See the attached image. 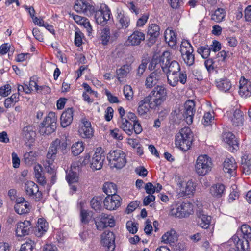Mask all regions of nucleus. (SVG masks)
<instances>
[{
    "mask_svg": "<svg viewBox=\"0 0 251 251\" xmlns=\"http://www.w3.org/2000/svg\"><path fill=\"white\" fill-rule=\"evenodd\" d=\"M170 56L165 57L162 68V73H165L167 77L168 84L175 87L179 81L181 84H184L187 81V74L185 71L180 72L179 64L176 61H170Z\"/></svg>",
    "mask_w": 251,
    "mask_h": 251,
    "instance_id": "nucleus-1",
    "label": "nucleus"
},
{
    "mask_svg": "<svg viewBox=\"0 0 251 251\" xmlns=\"http://www.w3.org/2000/svg\"><path fill=\"white\" fill-rule=\"evenodd\" d=\"M193 140L192 132L190 128H182L176 135L175 144L183 151H188L191 147Z\"/></svg>",
    "mask_w": 251,
    "mask_h": 251,
    "instance_id": "nucleus-2",
    "label": "nucleus"
},
{
    "mask_svg": "<svg viewBox=\"0 0 251 251\" xmlns=\"http://www.w3.org/2000/svg\"><path fill=\"white\" fill-rule=\"evenodd\" d=\"M212 167V159L206 154H201L196 160L195 171L198 176H204L211 171Z\"/></svg>",
    "mask_w": 251,
    "mask_h": 251,
    "instance_id": "nucleus-3",
    "label": "nucleus"
},
{
    "mask_svg": "<svg viewBox=\"0 0 251 251\" xmlns=\"http://www.w3.org/2000/svg\"><path fill=\"white\" fill-rule=\"evenodd\" d=\"M111 167L118 169L123 167L126 162L125 153L120 150L111 151L107 155Z\"/></svg>",
    "mask_w": 251,
    "mask_h": 251,
    "instance_id": "nucleus-4",
    "label": "nucleus"
},
{
    "mask_svg": "<svg viewBox=\"0 0 251 251\" xmlns=\"http://www.w3.org/2000/svg\"><path fill=\"white\" fill-rule=\"evenodd\" d=\"M148 96H151V100H152L153 106L157 107L166 100L167 97V89L163 85H157Z\"/></svg>",
    "mask_w": 251,
    "mask_h": 251,
    "instance_id": "nucleus-5",
    "label": "nucleus"
},
{
    "mask_svg": "<svg viewBox=\"0 0 251 251\" xmlns=\"http://www.w3.org/2000/svg\"><path fill=\"white\" fill-rule=\"evenodd\" d=\"M193 213V205L189 202H182L172 209L171 215L178 218H184Z\"/></svg>",
    "mask_w": 251,
    "mask_h": 251,
    "instance_id": "nucleus-6",
    "label": "nucleus"
},
{
    "mask_svg": "<svg viewBox=\"0 0 251 251\" xmlns=\"http://www.w3.org/2000/svg\"><path fill=\"white\" fill-rule=\"evenodd\" d=\"M239 232V231H237L236 234L234 235L226 245L229 248L233 247L238 251L240 250L248 251L249 248V241L243 237H239L238 236Z\"/></svg>",
    "mask_w": 251,
    "mask_h": 251,
    "instance_id": "nucleus-7",
    "label": "nucleus"
},
{
    "mask_svg": "<svg viewBox=\"0 0 251 251\" xmlns=\"http://www.w3.org/2000/svg\"><path fill=\"white\" fill-rule=\"evenodd\" d=\"M111 13L109 8L105 4L101 5L100 9L95 12L96 22L101 25H105L110 19Z\"/></svg>",
    "mask_w": 251,
    "mask_h": 251,
    "instance_id": "nucleus-8",
    "label": "nucleus"
},
{
    "mask_svg": "<svg viewBox=\"0 0 251 251\" xmlns=\"http://www.w3.org/2000/svg\"><path fill=\"white\" fill-rule=\"evenodd\" d=\"M178 194L181 197L193 195L195 192L197 184L192 179L181 181L178 184Z\"/></svg>",
    "mask_w": 251,
    "mask_h": 251,
    "instance_id": "nucleus-9",
    "label": "nucleus"
},
{
    "mask_svg": "<svg viewBox=\"0 0 251 251\" xmlns=\"http://www.w3.org/2000/svg\"><path fill=\"white\" fill-rule=\"evenodd\" d=\"M24 190L25 194L36 201H39L42 198V193L39 191L38 185L32 181H27L25 184Z\"/></svg>",
    "mask_w": 251,
    "mask_h": 251,
    "instance_id": "nucleus-10",
    "label": "nucleus"
},
{
    "mask_svg": "<svg viewBox=\"0 0 251 251\" xmlns=\"http://www.w3.org/2000/svg\"><path fill=\"white\" fill-rule=\"evenodd\" d=\"M104 151L101 148H98L96 149L91 160V167L94 170L100 169L103 165L104 160Z\"/></svg>",
    "mask_w": 251,
    "mask_h": 251,
    "instance_id": "nucleus-11",
    "label": "nucleus"
},
{
    "mask_svg": "<svg viewBox=\"0 0 251 251\" xmlns=\"http://www.w3.org/2000/svg\"><path fill=\"white\" fill-rule=\"evenodd\" d=\"M115 238L113 232L106 230L101 235V244L107 248V251H113L115 248Z\"/></svg>",
    "mask_w": 251,
    "mask_h": 251,
    "instance_id": "nucleus-12",
    "label": "nucleus"
},
{
    "mask_svg": "<svg viewBox=\"0 0 251 251\" xmlns=\"http://www.w3.org/2000/svg\"><path fill=\"white\" fill-rule=\"evenodd\" d=\"M195 104L193 100H188L184 104V110L183 116L187 124L193 123V116L195 112Z\"/></svg>",
    "mask_w": 251,
    "mask_h": 251,
    "instance_id": "nucleus-13",
    "label": "nucleus"
},
{
    "mask_svg": "<svg viewBox=\"0 0 251 251\" xmlns=\"http://www.w3.org/2000/svg\"><path fill=\"white\" fill-rule=\"evenodd\" d=\"M121 200L118 195L107 196L103 201L104 206L109 210H115L120 206Z\"/></svg>",
    "mask_w": 251,
    "mask_h": 251,
    "instance_id": "nucleus-14",
    "label": "nucleus"
},
{
    "mask_svg": "<svg viewBox=\"0 0 251 251\" xmlns=\"http://www.w3.org/2000/svg\"><path fill=\"white\" fill-rule=\"evenodd\" d=\"M156 107L151 101V96H147L138 103L137 108L138 114L140 116H144L149 111L150 108Z\"/></svg>",
    "mask_w": 251,
    "mask_h": 251,
    "instance_id": "nucleus-15",
    "label": "nucleus"
},
{
    "mask_svg": "<svg viewBox=\"0 0 251 251\" xmlns=\"http://www.w3.org/2000/svg\"><path fill=\"white\" fill-rule=\"evenodd\" d=\"M74 8L78 13H83L87 15H91L94 12V8L88 3L82 0H77L75 2Z\"/></svg>",
    "mask_w": 251,
    "mask_h": 251,
    "instance_id": "nucleus-16",
    "label": "nucleus"
},
{
    "mask_svg": "<svg viewBox=\"0 0 251 251\" xmlns=\"http://www.w3.org/2000/svg\"><path fill=\"white\" fill-rule=\"evenodd\" d=\"M82 125L79 130L80 135L84 138H90L93 136L94 129L91 126V124L86 118L81 120Z\"/></svg>",
    "mask_w": 251,
    "mask_h": 251,
    "instance_id": "nucleus-17",
    "label": "nucleus"
},
{
    "mask_svg": "<svg viewBox=\"0 0 251 251\" xmlns=\"http://www.w3.org/2000/svg\"><path fill=\"white\" fill-rule=\"evenodd\" d=\"M163 73L161 69L154 70L146 78L145 86L147 88H151L157 84L162 77Z\"/></svg>",
    "mask_w": 251,
    "mask_h": 251,
    "instance_id": "nucleus-18",
    "label": "nucleus"
},
{
    "mask_svg": "<svg viewBox=\"0 0 251 251\" xmlns=\"http://www.w3.org/2000/svg\"><path fill=\"white\" fill-rule=\"evenodd\" d=\"M170 56V52L168 51L164 52L163 54L159 57H153L149 65V69L150 70H157L158 69H161L163 70V65L164 62H166L165 60V57Z\"/></svg>",
    "mask_w": 251,
    "mask_h": 251,
    "instance_id": "nucleus-19",
    "label": "nucleus"
},
{
    "mask_svg": "<svg viewBox=\"0 0 251 251\" xmlns=\"http://www.w3.org/2000/svg\"><path fill=\"white\" fill-rule=\"evenodd\" d=\"M145 39V33L140 30L136 29L128 37L127 42L133 46H138Z\"/></svg>",
    "mask_w": 251,
    "mask_h": 251,
    "instance_id": "nucleus-20",
    "label": "nucleus"
},
{
    "mask_svg": "<svg viewBox=\"0 0 251 251\" xmlns=\"http://www.w3.org/2000/svg\"><path fill=\"white\" fill-rule=\"evenodd\" d=\"M160 31V28L158 25L150 22L147 28V34L150 36L149 40L152 44L155 43L159 36Z\"/></svg>",
    "mask_w": 251,
    "mask_h": 251,
    "instance_id": "nucleus-21",
    "label": "nucleus"
},
{
    "mask_svg": "<svg viewBox=\"0 0 251 251\" xmlns=\"http://www.w3.org/2000/svg\"><path fill=\"white\" fill-rule=\"evenodd\" d=\"M239 93L243 98L251 96V82L244 77H241L239 81Z\"/></svg>",
    "mask_w": 251,
    "mask_h": 251,
    "instance_id": "nucleus-22",
    "label": "nucleus"
},
{
    "mask_svg": "<svg viewBox=\"0 0 251 251\" xmlns=\"http://www.w3.org/2000/svg\"><path fill=\"white\" fill-rule=\"evenodd\" d=\"M237 168V165L235 160L233 157L226 158L223 163L224 171L230 176H233L236 174Z\"/></svg>",
    "mask_w": 251,
    "mask_h": 251,
    "instance_id": "nucleus-23",
    "label": "nucleus"
},
{
    "mask_svg": "<svg viewBox=\"0 0 251 251\" xmlns=\"http://www.w3.org/2000/svg\"><path fill=\"white\" fill-rule=\"evenodd\" d=\"M31 223L29 221L25 220L17 224L16 233L18 236L22 237L28 235L30 232Z\"/></svg>",
    "mask_w": 251,
    "mask_h": 251,
    "instance_id": "nucleus-24",
    "label": "nucleus"
},
{
    "mask_svg": "<svg viewBox=\"0 0 251 251\" xmlns=\"http://www.w3.org/2000/svg\"><path fill=\"white\" fill-rule=\"evenodd\" d=\"M35 132L33 130L32 126L28 125L25 126L22 130V137L24 141L27 143H33L35 140Z\"/></svg>",
    "mask_w": 251,
    "mask_h": 251,
    "instance_id": "nucleus-25",
    "label": "nucleus"
},
{
    "mask_svg": "<svg viewBox=\"0 0 251 251\" xmlns=\"http://www.w3.org/2000/svg\"><path fill=\"white\" fill-rule=\"evenodd\" d=\"M73 119V110L69 108L64 111L60 117V124L62 127H66L71 124Z\"/></svg>",
    "mask_w": 251,
    "mask_h": 251,
    "instance_id": "nucleus-26",
    "label": "nucleus"
},
{
    "mask_svg": "<svg viewBox=\"0 0 251 251\" xmlns=\"http://www.w3.org/2000/svg\"><path fill=\"white\" fill-rule=\"evenodd\" d=\"M217 88L224 92L228 91L232 87L230 81L226 77L217 79L215 81Z\"/></svg>",
    "mask_w": 251,
    "mask_h": 251,
    "instance_id": "nucleus-27",
    "label": "nucleus"
},
{
    "mask_svg": "<svg viewBox=\"0 0 251 251\" xmlns=\"http://www.w3.org/2000/svg\"><path fill=\"white\" fill-rule=\"evenodd\" d=\"M118 125L120 128L130 136L133 133V124L125 118H119Z\"/></svg>",
    "mask_w": 251,
    "mask_h": 251,
    "instance_id": "nucleus-28",
    "label": "nucleus"
},
{
    "mask_svg": "<svg viewBox=\"0 0 251 251\" xmlns=\"http://www.w3.org/2000/svg\"><path fill=\"white\" fill-rule=\"evenodd\" d=\"M161 239L165 244L174 243L177 240V233L174 229H171L162 235Z\"/></svg>",
    "mask_w": 251,
    "mask_h": 251,
    "instance_id": "nucleus-29",
    "label": "nucleus"
},
{
    "mask_svg": "<svg viewBox=\"0 0 251 251\" xmlns=\"http://www.w3.org/2000/svg\"><path fill=\"white\" fill-rule=\"evenodd\" d=\"M46 220L44 218H39L38 220L37 227L34 231L35 234L38 237H41L45 234L47 231Z\"/></svg>",
    "mask_w": 251,
    "mask_h": 251,
    "instance_id": "nucleus-30",
    "label": "nucleus"
},
{
    "mask_svg": "<svg viewBox=\"0 0 251 251\" xmlns=\"http://www.w3.org/2000/svg\"><path fill=\"white\" fill-rule=\"evenodd\" d=\"M57 118L53 112L48 113V133L54 132L57 127Z\"/></svg>",
    "mask_w": 251,
    "mask_h": 251,
    "instance_id": "nucleus-31",
    "label": "nucleus"
},
{
    "mask_svg": "<svg viewBox=\"0 0 251 251\" xmlns=\"http://www.w3.org/2000/svg\"><path fill=\"white\" fill-rule=\"evenodd\" d=\"M231 121L235 126H242L244 122L243 113L239 110H236L231 117Z\"/></svg>",
    "mask_w": 251,
    "mask_h": 251,
    "instance_id": "nucleus-32",
    "label": "nucleus"
},
{
    "mask_svg": "<svg viewBox=\"0 0 251 251\" xmlns=\"http://www.w3.org/2000/svg\"><path fill=\"white\" fill-rule=\"evenodd\" d=\"M71 16L76 23L83 25L88 32L90 33L91 32L92 28L87 18L75 14H72Z\"/></svg>",
    "mask_w": 251,
    "mask_h": 251,
    "instance_id": "nucleus-33",
    "label": "nucleus"
},
{
    "mask_svg": "<svg viewBox=\"0 0 251 251\" xmlns=\"http://www.w3.org/2000/svg\"><path fill=\"white\" fill-rule=\"evenodd\" d=\"M165 41L169 46L173 47L176 43V37L175 32L170 28H167L164 32Z\"/></svg>",
    "mask_w": 251,
    "mask_h": 251,
    "instance_id": "nucleus-34",
    "label": "nucleus"
},
{
    "mask_svg": "<svg viewBox=\"0 0 251 251\" xmlns=\"http://www.w3.org/2000/svg\"><path fill=\"white\" fill-rule=\"evenodd\" d=\"M78 170V166L72 164L71 166V169L66 176V179L69 184H73L78 181V176L76 172H74L73 170Z\"/></svg>",
    "mask_w": 251,
    "mask_h": 251,
    "instance_id": "nucleus-35",
    "label": "nucleus"
},
{
    "mask_svg": "<svg viewBox=\"0 0 251 251\" xmlns=\"http://www.w3.org/2000/svg\"><path fill=\"white\" fill-rule=\"evenodd\" d=\"M60 144V140L58 139H55L52 142L50 147L49 151H48V156L51 155L50 160H48V164L50 165V161L52 162L55 158V155L57 151V148ZM49 157H48V159Z\"/></svg>",
    "mask_w": 251,
    "mask_h": 251,
    "instance_id": "nucleus-36",
    "label": "nucleus"
},
{
    "mask_svg": "<svg viewBox=\"0 0 251 251\" xmlns=\"http://www.w3.org/2000/svg\"><path fill=\"white\" fill-rule=\"evenodd\" d=\"M35 175L38 182L41 185L46 183V177L44 176L43 168L41 165L37 164L34 167Z\"/></svg>",
    "mask_w": 251,
    "mask_h": 251,
    "instance_id": "nucleus-37",
    "label": "nucleus"
},
{
    "mask_svg": "<svg viewBox=\"0 0 251 251\" xmlns=\"http://www.w3.org/2000/svg\"><path fill=\"white\" fill-rule=\"evenodd\" d=\"M225 187L222 184L217 183L212 185L210 188L211 194L216 197H221L225 193Z\"/></svg>",
    "mask_w": 251,
    "mask_h": 251,
    "instance_id": "nucleus-38",
    "label": "nucleus"
},
{
    "mask_svg": "<svg viewBox=\"0 0 251 251\" xmlns=\"http://www.w3.org/2000/svg\"><path fill=\"white\" fill-rule=\"evenodd\" d=\"M223 139L224 141L232 146L233 149H236L238 147V143L234 135L231 132H226L223 134Z\"/></svg>",
    "mask_w": 251,
    "mask_h": 251,
    "instance_id": "nucleus-39",
    "label": "nucleus"
},
{
    "mask_svg": "<svg viewBox=\"0 0 251 251\" xmlns=\"http://www.w3.org/2000/svg\"><path fill=\"white\" fill-rule=\"evenodd\" d=\"M117 18L122 28L126 29L129 26L130 18L123 12H118Z\"/></svg>",
    "mask_w": 251,
    "mask_h": 251,
    "instance_id": "nucleus-40",
    "label": "nucleus"
},
{
    "mask_svg": "<svg viewBox=\"0 0 251 251\" xmlns=\"http://www.w3.org/2000/svg\"><path fill=\"white\" fill-rule=\"evenodd\" d=\"M131 69L130 66L128 64L123 65L120 69L116 71V76L118 80L121 82L122 79L126 77L129 73Z\"/></svg>",
    "mask_w": 251,
    "mask_h": 251,
    "instance_id": "nucleus-41",
    "label": "nucleus"
},
{
    "mask_svg": "<svg viewBox=\"0 0 251 251\" xmlns=\"http://www.w3.org/2000/svg\"><path fill=\"white\" fill-rule=\"evenodd\" d=\"M211 217L203 213H200L198 216V223L200 226L204 229H207L209 226Z\"/></svg>",
    "mask_w": 251,
    "mask_h": 251,
    "instance_id": "nucleus-42",
    "label": "nucleus"
},
{
    "mask_svg": "<svg viewBox=\"0 0 251 251\" xmlns=\"http://www.w3.org/2000/svg\"><path fill=\"white\" fill-rule=\"evenodd\" d=\"M30 208V205L27 201H25V203L16 204L14 206L15 212L20 215L28 213Z\"/></svg>",
    "mask_w": 251,
    "mask_h": 251,
    "instance_id": "nucleus-43",
    "label": "nucleus"
},
{
    "mask_svg": "<svg viewBox=\"0 0 251 251\" xmlns=\"http://www.w3.org/2000/svg\"><path fill=\"white\" fill-rule=\"evenodd\" d=\"M103 191L107 196L116 195L117 186L112 182H105L103 185Z\"/></svg>",
    "mask_w": 251,
    "mask_h": 251,
    "instance_id": "nucleus-44",
    "label": "nucleus"
},
{
    "mask_svg": "<svg viewBox=\"0 0 251 251\" xmlns=\"http://www.w3.org/2000/svg\"><path fill=\"white\" fill-rule=\"evenodd\" d=\"M242 169L243 173L249 175L251 173V156H247L242 159Z\"/></svg>",
    "mask_w": 251,
    "mask_h": 251,
    "instance_id": "nucleus-45",
    "label": "nucleus"
},
{
    "mask_svg": "<svg viewBox=\"0 0 251 251\" xmlns=\"http://www.w3.org/2000/svg\"><path fill=\"white\" fill-rule=\"evenodd\" d=\"M225 16V10L223 8H218L211 15V19L216 22H220L223 21Z\"/></svg>",
    "mask_w": 251,
    "mask_h": 251,
    "instance_id": "nucleus-46",
    "label": "nucleus"
},
{
    "mask_svg": "<svg viewBox=\"0 0 251 251\" xmlns=\"http://www.w3.org/2000/svg\"><path fill=\"white\" fill-rule=\"evenodd\" d=\"M37 154L36 152H26L24 155V162L26 164L30 165L34 163L37 160Z\"/></svg>",
    "mask_w": 251,
    "mask_h": 251,
    "instance_id": "nucleus-47",
    "label": "nucleus"
},
{
    "mask_svg": "<svg viewBox=\"0 0 251 251\" xmlns=\"http://www.w3.org/2000/svg\"><path fill=\"white\" fill-rule=\"evenodd\" d=\"M19 100V93L14 94L10 97L5 99L4 101V106L8 108L14 105V104Z\"/></svg>",
    "mask_w": 251,
    "mask_h": 251,
    "instance_id": "nucleus-48",
    "label": "nucleus"
},
{
    "mask_svg": "<svg viewBox=\"0 0 251 251\" xmlns=\"http://www.w3.org/2000/svg\"><path fill=\"white\" fill-rule=\"evenodd\" d=\"M180 52L181 54L194 52L193 48L188 41L182 40L180 46Z\"/></svg>",
    "mask_w": 251,
    "mask_h": 251,
    "instance_id": "nucleus-49",
    "label": "nucleus"
},
{
    "mask_svg": "<svg viewBox=\"0 0 251 251\" xmlns=\"http://www.w3.org/2000/svg\"><path fill=\"white\" fill-rule=\"evenodd\" d=\"M83 143L81 141H78L73 144L71 147V151L73 154L75 155H78L84 150Z\"/></svg>",
    "mask_w": 251,
    "mask_h": 251,
    "instance_id": "nucleus-50",
    "label": "nucleus"
},
{
    "mask_svg": "<svg viewBox=\"0 0 251 251\" xmlns=\"http://www.w3.org/2000/svg\"><path fill=\"white\" fill-rule=\"evenodd\" d=\"M110 38V32L109 28H104L101 32L100 40L103 45L108 44Z\"/></svg>",
    "mask_w": 251,
    "mask_h": 251,
    "instance_id": "nucleus-51",
    "label": "nucleus"
},
{
    "mask_svg": "<svg viewBox=\"0 0 251 251\" xmlns=\"http://www.w3.org/2000/svg\"><path fill=\"white\" fill-rule=\"evenodd\" d=\"M240 232L243 235V238L248 240L251 238V228L247 225H243L240 228Z\"/></svg>",
    "mask_w": 251,
    "mask_h": 251,
    "instance_id": "nucleus-52",
    "label": "nucleus"
},
{
    "mask_svg": "<svg viewBox=\"0 0 251 251\" xmlns=\"http://www.w3.org/2000/svg\"><path fill=\"white\" fill-rule=\"evenodd\" d=\"M197 52L203 58H207L209 57L210 53V49L208 45L201 46L198 49Z\"/></svg>",
    "mask_w": 251,
    "mask_h": 251,
    "instance_id": "nucleus-53",
    "label": "nucleus"
},
{
    "mask_svg": "<svg viewBox=\"0 0 251 251\" xmlns=\"http://www.w3.org/2000/svg\"><path fill=\"white\" fill-rule=\"evenodd\" d=\"M183 58L184 62L187 65L190 66H192L195 61V57L193 52L186 53L181 54Z\"/></svg>",
    "mask_w": 251,
    "mask_h": 251,
    "instance_id": "nucleus-54",
    "label": "nucleus"
},
{
    "mask_svg": "<svg viewBox=\"0 0 251 251\" xmlns=\"http://www.w3.org/2000/svg\"><path fill=\"white\" fill-rule=\"evenodd\" d=\"M101 198L99 197H94L90 201L92 208L96 211L100 210L101 208Z\"/></svg>",
    "mask_w": 251,
    "mask_h": 251,
    "instance_id": "nucleus-55",
    "label": "nucleus"
},
{
    "mask_svg": "<svg viewBox=\"0 0 251 251\" xmlns=\"http://www.w3.org/2000/svg\"><path fill=\"white\" fill-rule=\"evenodd\" d=\"M34 242L31 240L28 239L21 245L20 251H32Z\"/></svg>",
    "mask_w": 251,
    "mask_h": 251,
    "instance_id": "nucleus-56",
    "label": "nucleus"
},
{
    "mask_svg": "<svg viewBox=\"0 0 251 251\" xmlns=\"http://www.w3.org/2000/svg\"><path fill=\"white\" fill-rule=\"evenodd\" d=\"M123 92L126 98L128 100H131L133 97V92L131 87L129 85H126L123 88Z\"/></svg>",
    "mask_w": 251,
    "mask_h": 251,
    "instance_id": "nucleus-57",
    "label": "nucleus"
},
{
    "mask_svg": "<svg viewBox=\"0 0 251 251\" xmlns=\"http://www.w3.org/2000/svg\"><path fill=\"white\" fill-rule=\"evenodd\" d=\"M103 218L106 227H113L115 226V220L112 216L102 214L101 215Z\"/></svg>",
    "mask_w": 251,
    "mask_h": 251,
    "instance_id": "nucleus-58",
    "label": "nucleus"
},
{
    "mask_svg": "<svg viewBox=\"0 0 251 251\" xmlns=\"http://www.w3.org/2000/svg\"><path fill=\"white\" fill-rule=\"evenodd\" d=\"M47 121V115H46L44 117V120L42 122H41L39 125V132L40 134L42 135H46V131L47 130V126H46Z\"/></svg>",
    "mask_w": 251,
    "mask_h": 251,
    "instance_id": "nucleus-59",
    "label": "nucleus"
},
{
    "mask_svg": "<svg viewBox=\"0 0 251 251\" xmlns=\"http://www.w3.org/2000/svg\"><path fill=\"white\" fill-rule=\"evenodd\" d=\"M216 61V60L214 61L212 59H207L205 61L204 65L208 72H210L213 71L215 68H217Z\"/></svg>",
    "mask_w": 251,
    "mask_h": 251,
    "instance_id": "nucleus-60",
    "label": "nucleus"
},
{
    "mask_svg": "<svg viewBox=\"0 0 251 251\" xmlns=\"http://www.w3.org/2000/svg\"><path fill=\"white\" fill-rule=\"evenodd\" d=\"M213 116L210 112L206 113L203 117V124L205 126H208L213 120Z\"/></svg>",
    "mask_w": 251,
    "mask_h": 251,
    "instance_id": "nucleus-61",
    "label": "nucleus"
},
{
    "mask_svg": "<svg viewBox=\"0 0 251 251\" xmlns=\"http://www.w3.org/2000/svg\"><path fill=\"white\" fill-rule=\"evenodd\" d=\"M110 135L116 140H122L123 139L121 131L116 128L110 130Z\"/></svg>",
    "mask_w": 251,
    "mask_h": 251,
    "instance_id": "nucleus-62",
    "label": "nucleus"
},
{
    "mask_svg": "<svg viewBox=\"0 0 251 251\" xmlns=\"http://www.w3.org/2000/svg\"><path fill=\"white\" fill-rule=\"evenodd\" d=\"M229 52H226L225 50H222L218 52L216 55V59L218 62H224L226 58L228 57Z\"/></svg>",
    "mask_w": 251,
    "mask_h": 251,
    "instance_id": "nucleus-63",
    "label": "nucleus"
},
{
    "mask_svg": "<svg viewBox=\"0 0 251 251\" xmlns=\"http://www.w3.org/2000/svg\"><path fill=\"white\" fill-rule=\"evenodd\" d=\"M149 19L148 14H144L141 17L139 18L136 22L137 27H142L147 22Z\"/></svg>",
    "mask_w": 251,
    "mask_h": 251,
    "instance_id": "nucleus-64",
    "label": "nucleus"
}]
</instances>
